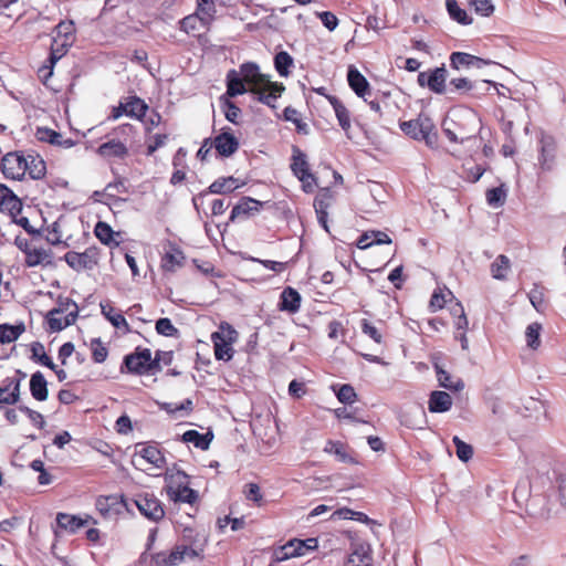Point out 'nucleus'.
I'll list each match as a JSON object with an SVG mask.
<instances>
[{
  "label": "nucleus",
  "mask_w": 566,
  "mask_h": 566,
  "mask_svg": "<svg viewBox=\"0 0 566 566\" xmlns=\"http://www.w3.org/2000/svg\"><path fill=\"white\" fill-rule=\"evenodd\" d=\"M400 129L415 140H423L428 147L434 148L438 143V133L432 119L424 114H419L415 119L401 122Z\"/></svg>",
  "instance_id": "nucleus-1"
},
{
  "label": "nucleus",
  "mask_w": 566,
  "mask_h": 566,
  "mask_svg": "<svg viewBox=\"0 0 566 566\" xmlns=\"http://www.w3.org/2000/svg\"><path fill=\"white\" fill-rule=\"evenodd\" d=\"M238 332L227 322H222L218 331L211 334L217 360L229 361L232 359L234 355L233 344L238 340Z\"/></svg>",
  "instance_id": "nucleus-2"
},
{
  "label": "nucleus",
  "mask_w": 566,
  "mask_h": 566,
  "mask_svg": "<svg viewBox=\"0 0 566 566\" xmlns=\"http://www.w3.org/2000/svg\"><path fill=\"white\" fill-rule=\"evenodd\" d=\"M63 259L76 272L92 270L98 263L99 250L96 247H90L83 252L69 251Z\"/></svg>",
  "instance_id": "nucleus-3"
},
{
  "label": "nucleus",
  "mask_w": 566,
  "mask_h": 566,
  "mask_svg": "<svg viewBox=\"0 0 566 566\" xmlns=\"http://www.w3.org/2000/svg\"><path fill=\"white\" fill-rule=\"evenodd\" d=\"M127 369L130 373L143 375L159 367L156 359H151V353L148 348L138 349L124 359Z\"/></svg>",
  "instance_id": "nucleus-4"
},
{
  "label": "nucleus",
  "mask_w": 566,
  "mask_h": 566,
  "mask_svg": "<svg viewBox=\"0 0 566 566\" xmlns=\"http://www.w3.org/2000/svg\"><path fill=\"white\" fill-rule=\"evenodd\" d=\"M28 157L19 151L8 153L1 160V170L6 178L21 180L25 176Z\"/></svg>",
  "instance_id": "nucleus-5"
},
{
  "label": "nucleus",
  "mask_w": 566,
  "mask_h": 566,
  "mask_svg": "<svg viewBox=\"0 0 566 566\" xmlns=\"http://www.w3.org/2000/svg\"><path fill=\"white\" fill-rule=\"evenodd\" d=\"M538 167L542 172L554 169L556 165V142L553 136L542 133L539 137Z\"/></svg>",
  "instance_id": "nucleus-6"
},
{
  "label": "nucleus",
  "mask_w": 566,
  "mask_h": 566,
  "mask_svg": "<svg viewBox=\"0 0 566 566\" xmlns=\"http://www.w3.org/2000/svg\"><path fill=\"white\" fill-rule=\"evenodd\" d=\"M134 502L140 514L150 521L158 522L165 515L160 501L154 494H140Z\"/></svg>",
  "instance_id": "nucleus-7"
},
{
  "label": "nucleus",
  "mask_w": 566,
  "mask_h": 566,
  "mask_svg": "<svg viewBox=\"0 0 566 566\" xmlns=\"http://www.w3.org/2000/svg\"><path fill=\"white\" fill-rule=\"evenodd\" d=\"M251 93L256 95V99L272 108L275 107V103L277 98L281 96L284 91V86L279 83H273L270 80L266 81L259 87L250 88Z\"/></svg>",
  "instance_id": "nucleus-8"
},
{
  "label": "nucleus",
  "mask_w": 566,
  "mask_h": 566,
  "mask_svg": "<svg viewBox=\"0 0 566 566\" xmlns=\"http://www.w3.org/2000/svg\"><path fill=\"white\" fill-rule=\"evenodd\" d=\"M185 254L182 250L174 242L168 241L164 245V255L161 258V268L167 272H175L184 265Z\"/></svg>",
  "instance_id": "nucleus-9"
},
{
  "label": "nucleus",
  "mask_w": 566,
  "mask_h": 566,
  "mask_svg": "<svg viewBox=\"0 0 566 566\" xmlns=\"http://www.w3.org/2000/svg\"><path fill=\"white\" fill-rule=\"evenodd\" d=\"M244 182L240 181V179L234 178L232 176L230 177H221L214 180L209 188L199 195V197H195L192 199L193 206L198 207V199L203 197L206 193H218V195H226L234 191L235 189L242 187Z\"/></svg>",
  "instance_id": "nucleus-10"
},
{
  "label": "nucleus",
  "mask_w": 566,
  "mask_h": 566,
  "mask_svg": "<svg viewBox=\"0 0 566 566\" xmlns=\"http://www.w3.org/2000/svg\"><path fill=\"white\" fill-rule=\"evenodd\" d=\"M25 375L8 377L0 386V403L14 405L20 399L21 380Z\"/></svg>",
  "instance_id": "nucleus-11"
},
{
  "label": "nucleus",
  "mask_w": 566,
  "mask_h": 566,
  "mask_svg": "<svg viewBox=\"0 0 566 566\" xmlns=\"http://www.w3.org/2000/svg\"><path fill=\"white\" fill-rule=\"evenodd\" d=\"M136 448L135 458H139L156 469H163L166 465V459L157 446L139 443Z\"/></svg>",
  "instance_id": "nucleus-12"
},
{
  "label": "nucleus",
  "mask_w": 566,
  "mask_h": 566,
  "mask_svg": "<svg viewBox=\"0 0 566 566\" xmlns=\"http://www.w3.org/2000/svg\"><path fill=\"white\" fill-rule=\"evenodd\" d=\"M22 210V202L14 192L3 184H0V211L17 217Z\"/></svg>",
  "instance_id": "nucleus-13"
},
{
  "label": "nucleus",
  "mask_w": 566,
  "mask_h": 566,
  "mask_svg": "<svg viewBox=\"0 0 566 566\" xmlns=\"http://www.w3.org/2000/svg\"><path fill=\"white\" fill-rule=\"evenodd\" d=\"M400 424L409 429H422L426 424V413L421 407L415 406L399 413Z\"/></svg>",
  "instance_id": "nucleus-14"
},
{
  "label": "nucleus",
  "mask_w": 566,
  "mask_h": 566,
  "mask_svg": "<svg viewBox=\"0 0 566 566\" xmlns=\"http://www.w3.org/2000/svg\"><path fill=\"white\" fill-rule=\"evenodd\" d=\"M239 74L247 84L251 85V88L259 87L269 81L264 74L260 73L258 64L252 62L243 63Z\"/></svg>",
  "instance_id": "nucleus-15"
},
{
  "label": "nucleus",
  "mask_w": 566,
  "mask_h": 566,
  "mask_svg": "<svg viewBox=\"0 0 566 566\" xmlns=\"http://www.w3.org/2000/svg\"><path fill=\"white\" fill-rule=\"evenodd\" d=\"M301 301L300 293L295 289L287 286L281 293L279 308L280 311L295 314L301 307Z\"/></svg>",
  "instance_id": "nucleus-16"
},
{
  "label": "nucleus",
  "mask_w": 566,
  "mask_h": 566,
  "mask_svg": "<svg viewBox=\"0 0 566 566\" xmlns=\"http://www.w3.org/2000/svg\"><path fill=\"white\" fill-rule=\"evenodd\" d=\"M213 146L220 156L229 157L238 150L239 140L232 134L223 132L216 136Z\"/></svg>",
  "instance_id": "nucleus-17"
},
{
  "label": "nucleus",
  "mask_w": 566,
  "mask_h": 566,
  "mask_svg": "<svg viewBox=\"0 0 566 566\" xmlns=\"http://www.w3.org/2000/svg\"><path fill=\"white\" fill-rule=\"evenodd\" d=\"M489 63V61L464 52H453L450 55V66L455 70L471 66L480 69Z\"/></svg>",
  "instance_id": "nucleus-18"
},
{
  "label": "nucleus",
  "mask_w": 566,
  "mask_h": 566,
  "mask_svg": "<svg viewBox=\"0 0 566 566\" xmlns=\"http://www.w3.org/2000/svg\"><path fill=\"white\" fill-rule=\"evenodd\" d=\"M207 543V538H195L193 542H190V544H179L175 546V549L178 551L180 554V563L184 560L192 559L196 557H200L201 554L205 551V546Z\"/></svg>",
  "instance_id": "nucleus-19"
},
{
  "label": "nucleus",
  "mask_w": 566,
  "mask_h": 566,
  "mask_svg": "<svg viewBox=\"0 0 566 566\" xmlns=\"http://www.w3.org/2000/svg\"><path fill=\"white\" fill-rule=\"evenodd\" d=\"M97 154L104 158H124L128 154V148L124 142L113 138L99 145Z\"/></svg>",
  "instance_id": "nucleus-20"
},
{
  "label": "nucleus",
  "mask_w": 566,
  "mask_h": 566,
  "mask_svg": "<svg viewBox=\"0 0 566 566\" xmlns=\"http://www.w3.org/2000/svg\"><path fill=\"white\" fill-rule=\"evenodd\" d=\"M345 566H373V558L368 546L355 545L345 562Z\"/></svg>",
  "instance_id": "nucleus-21"
},
{
  "label": "nucleus",
  "mask_w": 566,
  "mask_h": 566,
  "mask_svg": "<svg viewBox=\"0 0 566 566\" xmlns=\"http://www.w3.org/2000/svg\"><path fill=\"white\" fill-rule=\"evenodd\" d=\"M263 202L256 199L244 197L238 205L232 208L230 219L234 220L240 216H251L258 213L263 207Z\"/></svg>",
  "instance_id": "nucleus-22"
},
{
  "label": "nucleus",
  "mask_w": 566,
  "mask_h": 566,
  "mask_svg": "<svg viewBox=\"0 0 566 566\" xmlns=\"http://www.w3.org/2000/svg\"><path fill=\"white\" fill-rule=\"evenodd\" d=\"M324 452L333 454L337 461L343 463H356L347 446L340 441L328 440L324 447Z\"/></svg>",
  "instance_id": "nucleus-23"
},
{
  "label": "nucleus",
  "mask_w": 566,
  "mask_h": 566,
  "mask_svg": "<svg viewBox=\"0 0 566 566\" xmlns=\"http://www.w3.org/2000/svg\"><path fill=\"white\" fill-rule=\"evenodd\" d=\"M99 306L102 314L114 327L124 332H129V325L126 318L122 313L116 312L109 302H101Z\"/></svg>",
  "instance_id": "nucleus-24"
},
{
  "label": "nucleus",
  "mask_w": 566,
  "mask_h": 566,
  "mask_svg": "<svg viewBox=\"0 0 566 566\" xmlns=\"http://www.w3.org/2000/svg\"><path fill=\"white\" fill-rule=\"evenodd\" d=\"M348 84L352 90L359 96L366 99V94L369 91V83L366 77L355 67L350 66L347 73Z\"/></svg>",
  "instance_id": "nucleus-25"
},
{
  "label": "nucleus",
  "mask_w": 566,
  "mask_h": 566,
  "mask_svg": "<svg viewBox=\"0 0 566 566\" xmlns=\"http://www.w3.org/2000/svg\"><path fill=\"white\" fill-rule=\"evenodd\" d=\"M452 407V398L446 391H432L429 398L428 408L430 412H446Z\"/></svg>",
  "instance_id": "nucleus-26"
},
{
  "label": "nucleus",
  "mask_w": 566,
  "mask_h": 566,
  "mask_svg": "<svg viewBox=\"0 0 566 566\" xmlns=\"http://www.w3.org/2000/svg\"><path fill=\"white\" fill-rule=\"evenodd\" d=\"M35 135L36 138L41 142H46L52 145L61 146L63 148H71L74 145V142L72 139H64L60 133L46 127L38 128Z\"/></svg>",
  "instance_id": "nucleus-27"
},
{
  "label": "nucleus",
  "mask_w": 566,
  "mask_h": 566,
  "mask_svg": "<svg viewBox=\"0 0 566 566\" xmlns=\"http://www.w3.org/2000/svg\"><path fill=\"white\" fill-rule=\"evenodd\" d=\"M30 391L32 397L38 401L48 399V382L41 371H36L31 376Z\"/></svg>",
  "instance_id": "nucleus-28"
},
{
  "label": "nucleus",
  "mask_w": 566,
  "mask_h": 566,
  "mask_svg": "<svg viewBox=\"0 0 566 566\" xmlns=\"http://www.w3.org/2000/svg\"><path fill=\"white\" fill-rule=\"evenodd\" d=\"M490 271L493 279L505 281L511 271L510 259L504 254L497 255L496 259L492 262Z\"/></svg>",
  "instance_id": "nucleus-29"
},
{
  "label": "nucleus",
  "mask_w": 566,
  "mask_h": 566,
  "mask_svg": "<svg viewBox=\"0 0 566 566\" xmlns=\"http://www.w3.org/2000/svg\"><path fill=\"white\" fill-rule=\"evenodd\" d=\"M119 502L115 496H101L96 500V510L105 518H112L118 514Z\"/></svg>",
  "instance_id": "nucleus-30"
},
{
  "label": "nucleus",
  "mask_w": 566,
  "mask_h": 566,
  "mask_svg": "<svg viewBox=\"0 0 566 566\" xmlns=\"http://www.w3.org/2000/svg\"><path fill=\"white\" fill-rule=\"evenodd\" d=\"M243 78L235 70H230L227 74V92L226 95L229 97H234L237 95H241L248 90L245 88Z\"/></svg>",
  "instance_id": "nucleus-31"
},
{
  "label": "nucleus",
  "mask_w": 566,
  "mask_h": 566,
  "mask_svg": "<svg viewBox=\"0 0 566 566\" xmlns=\"http://www.w3.org/2000/svg\"><path fill=\"white\" fill-rule=\"evenodd\" d=\"M447 70L444 67H436L429 71V85L430 91L437 94H443L447 91Z\"/></svg>",
  "instance_id": "nucleus-32"
},
{
  "label": "nucleus",
  "mask_w": 566,
  "mask_h": 566,
  "mask_svg": "<svg viewBox=\"0 0 566 566\" xmlns=\"http://www.w3.org/2000/svg\"><path fill=\"white\" fill-rule=\"evenodd\" d=\"M170 500L175 502L192 504L197 501L198 494L189 488V484H182L181 488L176 486L175 490H167Z\"/></svg>",
  "instance_id": "nucleus-33"
},
{
  "label": "nucleus",
  "mask_w": 566,
  "mask_h": 566,
  "mask_svg": "<svg viewBox=\"0 0 566 566\" xmlns=\"http://www.w3.org/2000/svg\"><path fill=\"white\" fill-rule=\"evenodd\" d=\"M434 369L437 379L441 387L453 391H460L463 389L464 384L460 378L454 380L452 376L438 364L434 365Z\"/></svg>",
  "instance_id": "nucleus-34"
},
{
  "label": "nucleus",
  "mask_w": 566,
  "mask_h": 566,
  "mask_svg": "<svg viewBox=\"0 0 566 566\" xmlns=\"http://www.w3.org/2000/svg\"><path fill=\"white\" fill-rule=\"evenodd\" d=\"M25 174L32 179H41L45 176L46 165L45 161L38 155H28Z\"/></svg>",
  "instance_id": "nucleus-35"
},
{
  "label": "nucleus",
  "mask_w": 566,
  "mask_h": 566,
  "mask_svg": "<svg viewBox=\"0 0 566 566\" xmlns=\"http://www.w3.org/2000/svg\"><path fill=\"white\" fill-rule=\"evenodd\" d=\"M179 552L175 547L170 552H159L151 555V566H177L180 564Z\"/></svg>",
  "instance_id": "nucleus-36"
},
{
  "label": "nucleus",
  "mask_w": 566,
  "mask_h": 566,
  "mask_svg": "<svg viewBox=\"0 0 566 566\" xmlns=\"http://www.w3.org/2000/svg\"><path fill=\"white\" fill-rule=\"evenodd\" d=\"M65 315L71 318V321H76L78 315V306L77 304L69 298H59L57 306L51 310V315Z\"/></svg>",
  "instance_id": "nucleus-37"
},
{
  "label": "nucleus",
  "mask_w": 566,
  "mask_h": 566,
  "mask_svg": "<svg viewBox=\"0 0 566 566\" xmlns=\"http://www.w3.org/2000/svg\"><path fill=\"white\" fill-rule=\"evenodd\" d=\"M329 103L332 104L335 115L337 117L339 126L348 132L350 128V116L348 109L345 105L335 96H327Z\"/></svg>",
  "instance_id": "nucleus-38"
},
{
  "label": "nucleus",
  "mask_w": 566,
  "mask_h": 566,
  "mask_svg": "<svg viewBox=\"0 0 566 566\" xmlns=\"http://www.w3.org/2000/svg\"><path fill=\"white\" fill-rule=\"evenodd\" d=\"M25 331L23 323L18 325L1 324L0 325V343L10 344L17 340L20 335Z\"/></svg>",
  "instance_id": "nucleus-39"
},
{
  "label": "nucleus",
  "mask_w": 566,
  "mask_h": 566,
  "mask_svg": "<svg viewBox=\"0 0 566 566\" xmlns=\"http://www.w3.org/2000/svg\"><path fill=\"white\" fill-rule=\"evenodd\" d=\"M56 522L61 528L67 530L72 533L83 527L86 523V521L82 520L81 517L66 513H59L56 516Z\"/></svg>",
  "instance_id": "nucleus-40"
},
{
  "label": "nucleus",
  "mask_w": 566,
  "mask_h": 566,
  "mask_svg": "<svg viewBox=\"0 0 566 566\" xmlns=\"http://www.w3.org/2000/svg\"><path fill=\"white\" fill-rule=\"evenodd\" d=\"M125 106H126V115L137 118V119H142L148 109L147 104L142 98L136 97V96L130 97L125 103Z\"/></svg>",
  "instance_id": "nucleus-41"
},
{
  "label": "nucleus",
  "mask_w": 566,
  "mask_h": 566,
  "mask_svg": "<svg viewBox=\"0 0 566 566\" xmlns=\"http://www.w3.org/2000/svg\"><path fill=\"white\" fill-rule=\"evenodd\" d=\"M72 44L73 43H69V41L61 40L60 38H53L49 56L51 67L65 55Z\"/></svg>",
  "instance_id": "nucleus-42"
},
{
  "label": "nucleus",
  "mask_w": 566,
  "mask_h": 566,
  "mask_svg": "<svg viewBox=\"0 0 566 566\" xmlns=\"http://www.w3.org/2000/svg\"><path fill=\"white\" fill-rule=\"evenodd\" d=\"M184 442L192 443L196 448L207 450L211 442V438L208 434H201L197 430H188L181 437Z\"/></svg>",
  "instance_id": "nucleus-43"
},
{
  "label": "nucleus",
  "mask_w": 566,
  "mask_h": 566,
  "mask_svg": "<svg viewBox=\"0 0 566 566\" xmlns=\"http://www.w3.org/2000/svg\"><path fill=\"white\" fill-rule=\"evenodd\" d=\"M446 7H447L448 13L452 20H454L463 25H468V24L472 23V19L468 15L465 10H463L459 7L457 0H447Z\"/></svg>",
  "instance_id": "nucleus-44"
},
{
  "label": "nucleus",
  "mask_w": 566,
  "mask_h": 566,
  "mask_svg": "<svg viewBox=\"0 0 566 566\" xmlns=\"http://www.w3.org/2000/svg\"><path fill=\"white\" fill-rule=\"evenodd\" d=\"M291 168L298 179H303L304 177L312 178V174L308 171V164L306 161V157L298 150L297 154L293 155V163L291 165Z\"/></svg>",
  "instance_id": "nucleus-45"
},
{
  "label": "nucleus",
  "mask_w": 566,
  "mask_h": 566,
  "mask_svg": "<svg viewBox=\"0 0 566 566\" xmlns=\"http://www.w3.org/2000/svg\"><path fill=\"white\" fill-rule=\"evenodd\" d=\"M292 542L294 544L293 552L296 557H301L311 552H314L318 547V541L315 537H310L306 539L293 538Z\"/></svg>",
  "instance_id": "nucleus-46"
},
{
  "label": "nucleus",
  "mask_w": 566,
  "mask_h": 566,
  "mask_svg": "<svg viewBox=\"0 0 566 566\" xmlns=\"http://www.w3.org/2000/svg\"><path fill=\"white\" fill-rule=\"evenodd\" d=\"M165 480L167 490H175L176 486L181 488L182 484H189L188 475L179 470H168Z\"/></svg>",
  "instance_id": "nucleus-47"
},
{
  "label": "nucleus",
  "mask_w": 566,
  "mask_h": 566,
  "mask_svg": "<svg viewBox=\"0 0 566 566\" xmlns=\"http://www.w3.org/2000/svg\"><path fill=\"white\" fill-rule=\"evenodd\" d=\"M219 102L221 108L223 109L226 118L233 124H238V118L241 115V109L226 95L221 96Z\"/></svg>",
  "instance_id": "nucleus-48"
},
{
  "label": "nucleus",
  "mask_w": 566,
  "mask_h": 566,
  "mask_svg": "<svg viewBox=\"0 0 566 566\" xmlns=\"http://www.w3.org/2000/svg\"><path fill=\"white\" fill-rule=\"evenodd\" d=\"M216 12L217 10L214 2H210L209 4L197 6L196 14L201 20V28H209V25L214 19Z\"/></svg>",
  "instance_id": "nucleus-49"
},
{
  "label": "nucleus",
  "mask_w": 566,
  "mask_h": 566,
  "mask_svg": "<svg viewBox=\"0 0 566 566\" xmlns=\"http://www.w3.org/2000/svg\"><path fill=\"white\" fill-rule=\"evenodd\" d=\"M506 199V188L504 185L489 189L486 191V201L493 208L502 207Z\"/></svg>",
  "instance_id": "nucleus-50"
},
{
  "label": "nucleus",
  "mask_w": 566,
  "mask_h": 566,
  "mask_svg": "<svg viewBox=\"0 0 566 566\" xmlns=\"http://www.w3.org/2000/svg\"><path fill=\"white\" fill-rule=\"evenodd\" d=\"M528 298L533 307L537 312H544L546 308L545 303V290L539 284H534L533 289L528 293Z\"/></svg>",
  "instance_id": "nucleus-51"
},
{
  "label": "nucleus",
  "mask_w": 566,
  "mask_h": 566,
  "mask_svg": "<svg viewBox=\"0 0 566 566\" xmlns=\"http://www.w3.org/2000/svg\"><path fill=\"white\" fill-rule=\"evenodd\" d=\"M541 331L542 325L539 323H532L526 327V343L527 346L534 350L541 346Z\"/></svg>",
  "instance_id": "nucleus-52"
},
{
  "label": "nucleus",
  "mask_w": 566,
  "mask_h": 566,
  "mask_svg": "<svg viewBox=\"0 0 566 566\" xmlns=\"http://www.w3.org/2000/svg\"><path fill=\"white\" fill-rule=\"evenodd\" d=\"M293 64V57L285 51L279 52L274 57V66L281 76L289 75V69Z\"/></svg>",
  "instance_id": "nucleus-53"
},
{
  "label": "nucleus",
  "mask_w": 566,
  "mask_h": 566,
  "mask_svg": "<svg viewBox=\"0 0 566 566\" xmlns=\"http://www.w3.org/2000/svg\"><path fill=\"white\" fill-rule=\"evenodd\" d=\"M55 35L54 38H60L61 40L69 41V43H73L75 40L74 32V23L72 21H62L54 29Z\"/></svg>",
  "instance_id": "nucleus-54"
},
{
  "label": "nucleus",
  "mask_w": 566,
  "mask_h": 566,
  "mask_svg": "<svg viewBox=\"0 0 566 566\" xmlns=\"http://www.w3.org/2000/svg\"><path fill=\"white\" fill-rule=\"evenodd\" d=\"M74 323L75 321H71V318L64 314L51 315V311L48 313V324L52 332H60Z\"/></svg>",
  "instance_id": "nucleus-55"
},
{
  "label": "nucleus",
  "mask_w": 566,
  "mask_h": 566,
  "mask_svg": "<svg viewBox=\"0 0 566 566\" xmlns=\"http://www.w3.org/2000/svg\"><path fill=\"white\" fill-rule=\"evenodd\" d=\"M32 358L36 359L40 364L43 366L55 370V364L52 361V359L45 354L44 346L41 343H33L32 344Z\"/></svg>",
  "instance_id": "nucleus-56"
},
{
  "label": "nucleus",
  "mask_w": 566,
  "mask_h": 566,
  "mask_svg": "<svg viewBox=\"0 0 566 566\" xmlns=\"http://www.w3.org/2000/svg\"><path fill=\"white\" fill-rule=\"evenodd\" d=\"M92 358L95 363L102 364L106 360L108 350L99 338H93L91 342Z\"/></svg>",
  "instance_id": "nucleus-57"
},
{
  "label": "nucleus",
  "mask_w": 566,
  "mask_h": 566,
  "mask_svg": "<svg viewBox=\"0 0 566 566\" xmlns=\"http://www.w3.org/2000/svg\"><path fill=\"white\" fill-rule=\"evenodd\" d=\"M96 238L104 244H109L113 241L112 228L103 221H98L94 228Z\"/></svg>",
  "instance_id": "nucleus-58"
},
{
  "label": "nucleus",
  "mask_w": 566,
  "mask_h": 566,
  "mask_svg": "<svg viewBox=\"0 0 566 566\" xmlns=\"http://www.w3.org/2000/svg\"><path fill=\"white\" fill-rule=\"evenodd\" d=\"M452 441L455 446L458 458L463 462L469 461L473 455L472 447L470 444L465 443L464 441H462L457 436L453 437Z\"/></svg>",
  "instance_id": "nucleus-59"
},
{
  "label": "nucleus",
  "mask_w": 566,
  "mask_h": 566,
  "mask_svg": "<svg viewBox=\"0 0 566 566\" xmlns=\"http://www.w3.org/2000/svg\"><path fill=\"white\" fill-rule=\"evenodd\" d=\"M333 193L329 189H323L314 199L315 210H328L333 203Z\"/></svg>",
  "instance_id": "nucleus-60"
},
{
  "label": "nucleus",
  "mask_w": 566,
  "mask_h": 566,
  "mask_svg": "<svg viewBox=\"0 0 566 566\" xmlns=\"http://www.w3.org/2000/svg\"><path fill=\"white\" fill-rule=\"evenodd\" d=\"M156 331L158 334L166 337H174L178 335V329L172 325L169 318H159L156 322Z\"/></svg>",
  "instance_id": "nucleus-61"
},
{
  "label": "nucleus",
  "mask_w": 566,
  "mask_h": 566,
  "mask_svg": "<svg viewBox=\"0 0 566 566\" xmlns=\"http://www.w3.org/2000/svg\"><path fill=\"white\" fill-rule=\"evenodd\" d=\"M337 399L345 405H350L356 400V392L350 385H342L336 392Z\"/></svg>",
  "instance_id": "nucleus-62"
},
{
  "label": "nucleus",
  "mask_w": 566,
  "mask_h": 566,
  "mask_svg": "<svg viewBox=\"0 0 566 566\" xmlns=\"http://www.w3.org/2000/svg\"><path fill=\"white\" fill-rule=\"evenodd\" d=\"M360 327H361V332L367 335L368 337H370L374 342H376L377 344H380L381 343V339H382V335L381 333L379 332V329L373 324L370 323L368 319H361L360 322Z\"/></svg>",
  "instance_id": "nucleus-63"
},
{
  "label": "nucleus",
  "mask_w": 566,
  "mask_h": 566,
  "mask_svg": "<svg viewBox=\"0 0 566 566\" xmlns=\"http://www.w3.org/2000/svg\"><path fill=\"white\" fill-rule=\"evenodd\" d=\"M469 3L474 8L475 12L483 15L489 17L494 11V6L491 0H468Z\"/></svg>",
  "instance_id": "nucleus-64"
}]
</instances>
